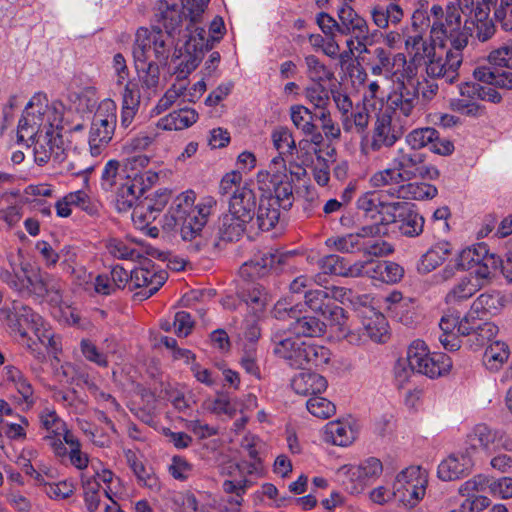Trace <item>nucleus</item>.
Returning a JSON list of instances; mask_svg holds the SVG:
<instances>
[{"instance_id":"42","label":"nucleus","mask_w":512,"mask_h":512,"mask_svg":"<svg viewBox=\"0 0 512 512\" xmlns=\"http://www.w3.org/2000/svg\"><path fill=\"white\" fill-rule=\"evenodd\" d=\"M509 355L510 350L505 342L494 341L486 348L483 355V363L488 370L496 372L502 368Z\"/></svg>"},{"instance_id":"62","label":"nucleus","mask_w":512,"mask_h":512,"mask_svg":"<svg viewBox=\"0 0 512 512\" xmlns=\"http://www.w3.org/2000/svg\"><path fill=\"white\" fill-rule=\"evenodd\" d=\"M501 298L498 295L481 294L472 305V309L476 312H483L488 316H495L500 307Z\"/></svg>"},{"instance_id":"28","label":"nucleus","mask_w":512,"mask_h":512,"mask_svg":"<svg viewBox=\"0 0 512 512\" xmlns=\"http://www.w3.org/2000/svg\"><path fill=\"white\" fill-rule=\"evenodd\" d=\"M364 275L373 280L387 284H393L400 281L404 275L402 266L391 261L371 260L365 261Z\"/></svg>"},{"instance_id":"59","label":"nucleus","mask_w":512,"mask_h":512,"mask_svg":"<svg viewBox=\"0 0 512 512\" xmlns=\"http://www.w3.org/2000/svg\"><path fill=\"white\" fill-rule=\"evenodd\" d=\"M401 182H403L401 174L397 171V169H395V167L392 164L390 167L375 172L370 177L369 180L370 185L374 188H380L392 184H399Z\"/></svg>"},{"instance_id":"26","label":"nucleus","mask_w":512,"mask_h":512,"mask_svg":"<svg viewBox=\"0 0 512 512\" xmlns=\"http://www.w3.org/2000/svg\"><path fill=\"white\" fill-rule=\"evenodd\" d=\"M491 277L484 276L480 271L474 274H468L457 282L446 296L447 304L455 303L472 297L476 292L482 289Z\"/></svg>"},{"instance_id":"4","label":"nucleus","mask_w":512,"mask_h":512,"mask_svg":"<svg viewBox=\"0 0 512 512\" xmlns=\"http://www.w3.org/2000/svg\"><path fill=\"white\" fill-rule=\"evenodd\" d=\"M258 229L269 231L278 223L279 208L290 205L292 182L288 175L285 160L274 157L265 172L258 173Z\"/></svg>"},{"instance_id":"29","label":"nucleus","mask_w":512,"mask_h":512,"mask_svg":"<svg viewBox=\"0 0 512 512\" xmlns=\"http://www.w3.org/2000/svg\"><path fill=\"white\" fill-rule=\"evenodd\" d=\"M145 192V187L138 180L136 174L133 178H128L121 184L116 191L115 205L119 212H127L141 201Z\"/></svg>"},{"instance_id":"2","label":"nucleus","mask_w":512,"mask_h":512,"mask_svg":"<svg viewBox=\"0 0 512 512\" xmlns=\"http://www.w3.org/2000/svg\"><path fill=\"white\" fill-rule=\"evenodd\" d=\"M327 329L325 322H290L277 342L274 352L291 367H322L331 359L328 348L301 341V337H320Z\"/></svg>"},{"instance_id":"14","label":"nucleus","mask_w":512,"mask_h":512,"mask_svg":"<svg viewBox=\"0 0 512 512\" xmlns=\"http://www.w3.org/2000/svg\"><path fill=\"white\" fill-rule=\"evenodd\" d=\"M306 303L309 308L326 320H340L344 317V310L335 304V301L354 304V295L350 289L344 287H332L328 291L311 290L305 293ZM370 301L368 295L358 296L355 305H366Z\"/></svg>"},{"instance_id":"7","label":"nucleus","mask_w":512,"mask_h":512,"mask_svg":"<svg viewBox=\"0 0 512 512\" xmlns=\"http://www.w3.org/2000/svg\"><path fill=\"white\" fill-rule=\"evenodd\" d=\"M0 280L21 295L45 297L58 295L62 289L61 281L39 266L22 263L19 270L0 269Z\"/></svg>"},{"instance_id":"39","label":"nucleus","mask_w":512,"mask_h":512,"mask_svg":"<svg viewBox=\"0 0 512 512\" xmlns=\"http://www.w3.org/2000/svg\"><path fill=\"white\" fill-rule=\"evenodd\" d=\"M423 163L422 155L419 153L406 152L398 149L392 160V165L401 174L403 181L412 179L417 175L419 165Z\"/></svg>"},{"instance_id":"51","label":"nucleus","mask_w":512,"mask_h":512,"mask_svg":"<svg viewBox=\"0 0 512 512\" xmlns=\"http://www.w3.org/2000/svg\"><path fill=\"white\" fill-rule=\"evenodd\" d=\"M33 325L35 335L42 344H46L49 352L53 355V358L59 361L58 355L62 352V344L60 336L49 333L44 328V322H31Z\"/></svg>"},{"instance_id":"25","label":"nucleus","mask_w":512,"mask_h":512,"mask_svg":"<svg viewBox=\"0 0 512 512\" xmlns=\"http://www.w3.org/2000/svg\"><path fill=\"white\" fill-rule=\"evenodd\" d=\"M293 392L303 397H313L325 392L328 387L327 379L313 371L296 373L290 380Z\"/></svg>"},{"instance_id":"33","label":"nucleus","mask_w":512,"mask_h":512,"mask_svg":"<svg viewBox=\"0 0 512 512\" xmlns=\"http://www.w3.org/2000/svg\"><path fill=\"white\" fill-rule=\"evenodd\" d=\"M402 208L397 211L396 220L392 223H398L400 232L408 237H415L422 233L424 227V218L412 210L410 205L401 202Z\"/></svg>"},{"instance_id":"1","label":"nucleus","mask_w":512,"mask_h":512,"mask_svg":"<svg viewBox=\"0 0 512 512\" xmlns=\"http://www.w3.org/2000/svg\"><path fill=\"white\" fill-rule=\"evenodd\" d=\"M64 111L62 102L51 101L41 92L35 93L24 108L18 122L17 138L26 145H34V160L39 165L52 158L59 162L65 159Z\"/></svg>"},{"instance_id":"35","label":"nucleus","mask_w":512,"mask_h":512,"mask_svg":"<svg viewBox=\"0 0 512 512\" xmlns=\"http://www.w3.org/2000/svg\"><path fill=\"white\" fill-rule=\"evenodd\" d=\"M256 265L253 261L245 262L239 270L237 293L247 305L256 302Z\"/></svg>"},{"instance_id":"56","label":"nucleus","mask_w":512,"mask_h":512,"mask_svg":"<svg viewBox=\"0 0 512 512\" xmlns=\"http://www.w3.org/2000/svg\"><path fill=\"white\" fill-rule=\"evenodd\" d=\"M69 435L74 434L70 430H68L67 427H63V431L51 429L50 431H46L44 440L47 443V445L51 447L56 456L63 457L67 454L65 444H67V439Z\"/></svg>"},{"instance_id":"58","label":"nucleus","mask_w":512,"mask_h":512,"mask_svg":"<svg viewBox=\"0 0 512 512\" xmlns=\"http://www.w3.org/2000/svg\"><path fill=\"white\" fill-rule=\"evenodd\" d=\"M391 62H393V56L389 50L383 47L375 48L373 51V59L370 63L371 73L373 75H383L386 77L391 69Z\"/></svg>"},{"instance_id":"27","label":"nucleus","mask_w":512,"mask_h":512,"mask_svg":"<svg viewBox=\"0 0 512 512\" xmlns=\"http://www.w3.org/2000/svg\"><path fill=\"white\" fill-rule=\"evenodd\" d=\"M141 103L140 89L137 83L127 81L121 92L120 125L127 129L133 123Z\"/></svg>"},{"instance_id":"61","label":"nucleus","mask_w":512,"mask_h":512,"mask_svg":"<svg viewBox=\"0 0 512 512\" xmlns=\"http://www.w3.org/2000/svg\"><path fill=\"white\" fill-rule=\"evenodd\" d=\"M67 445L70 448L69 459L71 464L78 470H85L89 466V457L81 451V444L75 435H69Z\"/></svg>"},{"instance_id":"17","label":"nucleus","mask_w":512,"mask_h":512,"mask_svg":"<svg viewBox=\"0 0 512 512\" xmlns=\"http://www.w3.org/2000/svg\"><path fill=\"white\" fill-rule=\"evenodd\" d=\"M407 361L411 370L429 378L448 374L452 368L451 358L444 353H430L422 340L413 341L408 347Z\"/></svg>"},{"instance_id":"32","label":"nucleus","mask_w":512,"mask_h":512,"mask_svg":"<svg viewBox=\"0 0 512 512\" xmlns=\"http://www.w3.org/2000/svg\"><path fill=\"white\" fill-rule=\"evenodd\" d=\"M198 120V113L193 108L174 110L157 121V127L162 131H178L189 128Z\"/></svg>"},{"instance_id":"57","label":"nucleus","mask_w":512,"mask_h":512,"mask_svg":"<svg viewBox=\"0 0 512 512\" xmlns=\"http://www.w3.org/2000/svg\"><path fill=\"white\" fill-rule=\"evenodd\" d=\"M306 407L313 416L321 419L330 418L336 411V407L331 401L318 395L310 397Z\"/></svg>"},{"instance_id":"20","label":"nucleus","mask_w":512,"mask_h":512,"mask_svg":"<svg viewBox=\"0 0 512 512\" xmlns=\"http://www.w3.org/2000/svg\"><path fill=\"white\" fill-rule=\"evenodd\" d=\"M497 0H481L477 4L474 0H457V4L463 14H468V22L475 27L479 40L486 41L494 34V25L489 18L490 9Z\"/></svg>"},{"instance_id":"16","label":"nucleus","mask_w":512,"mask_h":512,"mask_svg":"<svg viewBox=\"0 0 512 512\" xmlns=\"http://www.w3.org/2000/svg\"><path fill=\"white\" fill-rule=\"evenodd\" d=\"M210 0H181L182 10L174 3L182 17L181 26L178 28L179 38H183L186 42L194 41L195 49H203L209 47L206 30L203 26L204 14L208 8Z\"/></svg>"},{"instance_id":"15","label":"nucleus","mask_w":512,"mask_h":512,"mask_svg":"<svg viewBox=\"0 0 512 512\" xmlns=\"http://www.w3.org/2000/svg\"><path fill=\"white\" fill-rule=\"evenodd\" d=\"M357 207L364 216L374 223L362 227L364 236H380L387 233V224L396 220L397 211L402 208L401 202L385 203L375 192H367L359 197Z\"/></svg>"},{"instance_id":"30","label":"nucleus","mask_w":512,"mask_h":512,"mask_svg":"<svg viewBox=\"0 0 512 512\" xmlns=\"http://www.w3.org/2000/svg\"><path fill=\"white\" fill-rule=\"evenodd\" d=\"M108 253L120 260L139 261L147 254L142 242L133 239L112 238L106 244Z\"/></svg>"},{"instance_id":"43","label":"nucleus","mask_w":512,"mask_h":512,"mask_svg":"<svg viewBox=\"0 0 512 512\" xmlns=\"http://www.w3.org/2000/svg\"><path fill=\"white\" fill-rule=\"evenodd\" d=\"M325 441L337 446H348L354 441L351 426L340 421L329 422L325 426Z\"/></svg>"},{"instance_id":"44","label":"nucleus","mask_w":512,"mask_h":512,"mask_svg":"<svg viewBox=\"0 0 512 512\" xmlns=\"http://www.w3.org/2000/svg\"><path fill=\"white\" fill-rule=\"evenodd\" d=\"M417 103L418 98L416 94L401 92L390 98L388 106L384 111H389L391 115L394 113L406 118H413Z\"/></svg>"},{"instance_id":"24","label":"nucleus","mask_w":512,"mask_h":512,"mask_svg":"<svg viewBox=\"0 0 512 512\" xmlns=\"http://www.w3.org/2000/svg\"><path fill=\"white\" fill-rule=\"evenodd\" d=\"M474 466V458L465 450L449 455L438 466V477L452 481L467 475Z\"/></svg>"},{"instance_id":"11","label":"nucleus","mask_w":512,"mask_h":512,"mask_svg":"<svg viewBox=\"0 0 512 512\" xmlns=\"http://www.w3.org/2000/svg\"><path fill=\"white\" fill-rule=\"evenodd\" d=\"M91 468L93 474L82 473L81 483L86 508L89 512H94L98 509L101 501L100 482L104 484L105 496L114 504L122 492V485L120 479L111 470L104 468L100 461H92Z\"/></svg>"},{"instance_id":"55","label":"nucleus","mask_w":512,"mask_h":512,"mask_svg":"<svg viewBox=\"0 0 512 512\" xmlns=\"http://www.w3.org/2000/svg\"><path fill=\"white\" fill-rule=\"evenodd\" d=\"M306 306L309 307L306 302L305 304H297L295 306H291L286 301H279L275 306V317L278 320H285L287 318L294 320L314 319L315 317L304 314L303 309Z\"/></svg>"},{"instance_id":"23","label":"nucleus","mask_w":512,"mask_h":512,"mask_svg":"<svg viewBox=\"0 0 512 512\" xmlns=\"http://www.w3.org/2000/svg\"><path fill=\"white\" fill-rule=\"evenodd\" d=\"M502 438L503 432L480 423L475 425L467 434L464 449L474 458L479 448L490 451L495 448L496 442H500Z\"/></svg>"},{"instance_id":"63","label":"nucleus","mask_w":512,"mask_h":512,"mask_svg":"<svg viewBox=\"0 0 512 512\" xmlns=\"http://www.w3.org/2000/svg\"><path fill=\"white\" fill-rule=\"evenodd\" d=\"M490 64L512 69V41L506 42L488 55Z\"/></svg>"},{"instance_id":"54","label":"nucleus","mask_w":512,"mask_h":512,"mask_svg":"<svg viewBox=\"0 0 512 512\" xmlns=\"http://www.w3.org/2000/svg\"><path fill=\"white\" fill-rule=\"evenodd\" d=\"M306 101L313 106V108H324L329 106L330 95L328 90L322 83H312L305 87L303 90Z\"/></svg>"},{"instance_id":"18","label":"nucleus","mask_w":512,"mask_h":512,"mask_svg":"<svg viewBox=\"0 0 512 512\" xmlns=\"http://www.w3.org/2000/svg\"><path fill=\"white\" fill-rule=\"evenodd\" d=\"M427 475L419 466H410L397 474L393 483L394 499L414 507L426 491Z\"/></svg>"},{"instance_id":"60","label":"nucleus","mask_w":512,"mask_h":512,"mask_svg":"<svg viewBox=\"0 0 512 512\" xmlns=\"http://www.w3.org/2000/svg\"><path fill=\"white\" fill-rule=\"evenodd\" d=\"M160 130L161 129L157 127V123L154 126H149L145 131L131 139L130 142L125 145V148L130 150H145L156 141Z\"/></svg>"},{"instance_id":"3","label":"nucleus","mask_w":512,"mask_h":512,"mask_svg":"<svg viewBox=\"0 0 512 512\" xmlns=\"http://www.w3.org/2000/svg\"><path fill=\"white\" fill-rule=\"evenodd\" d=\"M156 16L165 31L158 27L138 28L132 47L134 60L146 59L166 63L175 41L182 39L178 36L182 17L174 5H169L167 0H160L157 4Z\"/></svg>"},{"instance_id":"52","label":"nucleus","mask_w":512,"mask_h":512,"mask_svg":"<svg viewBox=\"0 0 512 512\" xmlns=\"http://www.w3.org/2000/svg\"><path fill=\"white\" fill-rule=\"evenodd\" d=\"M436 136L437 131L434 128H417L408 133L405 141L411 149L418 150L424 147H430V144L436 139Z\"/></svg>"},{"instance_id":"22","label":"nucleus","mask_w":512,"mask_h":512,"mask_svg":"<svg viewBox=\"0 0 512 512\" xmlns=\"http://www.w3.org/2000/svg\"><path fill=\"white\" fill-rule=\"evenodd\" d=\"M167 277L166 271L147 260L143 266L134 268L130 272V284L135 288H142L140 292L142 296L149 298L164 285Z\"/></svg>"},{"instance_id":"50","label":"nucleus","mask_w":512,"mask_h":512,"mask_svg":"<svg viewBox=\"0 0 512 512\" xmlns=\"http://www.w3.org/2000/svg\"><path fill=\"white\" fill-rule=\"evenodd\" d=\"M313 117V113L304 105L296 104L290 107L291 121L302 133H311L315 129Z\"/></svg>"},{"instance_id":"34","label":"nucleus","mask_w":512,"mask_h":512,"mask_svg":"<svg viewBox=\"0 0 512 512\" xmlns=\"http://www.w3.org/2000/svg\"><path fill=\"white\" fill-rule=\"evenodd\" d=\"M202 293L197 290L186 293L180 300V309L175 312L174 320H197L205 317L206 307L200 301Z\"/></svg>"},{"instance_id":"48","label":"nucleus","mask_w":512,"mask_h":512,"mask_svg":"<svg viewBox=\"0 0 512 512\" xmlns=\"http://www.w3.org/2000/svg\"><path fill=\"white\" fill-rule=\"evenodd\" d=\"M274 148L279 152V156L283 159V155H291L296 150V143L292 132L287 127H277L271 134Z\"/></svg>"},{"instance_id":"5","label":"nucleus","mask_w":512,"mask_h":512,"mask_svg":"<svg viewBox=\"0 0 512 512\" xmlns=\"http://www.w3.org/2000/svg\"><path fill=\"white\" fill-rule=\"evenodd\" d=\"M405 48L414 63L425 64L429 77L443 78L448 83L457 79L463 60L462 49L452 47L444 53V46L433 44L418 33L406 38Z\"/></svg>"},{"instance_id":"49","label":"nucleus","mask_w":512,"mask_h":512,"mask_svg":"<svg viewBox=\"0 0 512 512\" xmlns=\"http://www.w3.org/2000/svg\"><path fill=\"white\" fill-rule=\"evenodd\" d=\"M114 130L105 129L91 124L89 132V147L92 156H99L106 148L108 143L112 140Z\"/></svg>"},{"instance_id":"41","label":"nucleus","mask_w":512,"mask_h":512,"mask_svg":"<svg viewBox=\"0 0 512 512\" xmlns=\"http://www.w3.org/2000/svg\"><path fill=\"white\" fill-rule=\"evenodd\" d=\"M396 195L407 200H428L437 195V188L425 182L407 183L397 188Z\"/></svg>"},{"instance_id":"31","label":"nucleus","mask_w":512,"mask_h":512,"mask_svg":"<svg viewBox=\"0 0 512 512\" xmlns=\"http://www.w3.org/2000/svg\"><path fill=\"white\" fill-rule=\"evenodd\" d=\"M452 245L446 240L435 242L420 258L417 264L419 273L426 274L432 272L442 265L452 254Z\"/></svg>"},{"instance_id":"37","label":"nucleus","mask_w":512,"mask_h":512,"mask_svg":"<svg viewBox=\"0 0 512 512\" xmlns=\"http://www.w3.org/2000/svg\"><path fill=\"white\" fill-rule=\"evenodd\" d=\"M416 65L419 64L412 60L408 63L404 54H395L393 55V62H391V69L385 78L404 86L406 82H410L416 76Z\"/></svg>"},{"instance_id":"12","label":"nucleus","mask_w":512,"mask_h":512,"mask_svg":"<svg viewBox=\"0 0 512 512\" xmlns=\"http://www.w3.org/2000/svg\"><path fill=\"white\" fill-rule=\"evenodd\" d=\"M498 266L499 257L490 253L486 244L477 243L460 250L452 263L443 268L442 277L447 280L453 277L456 271H470V274L474 275L480 271L484 276L491 277Z\"/></svg>"},{"instance_id":"40","label":"nucleus","mask_w":512,"mask_h":512,"mask_svg":"<svg viewBox=\"0 0 512 512\" xmlns=\"http://www.w3.org/2000/svg\"><path fill=\"white\" fill-rule=\"evenodd\" d=\"M179 42H183L186 46V53L181 55L180 62L177 65L175 74L178 80H184L187 75L194 71L201 62V54L205 49H195L194 41L186 42L181 39Z\"/></svg>"},{"instance_id":"64","label":"nucleus","mask_w":512,"mask_h":512,"mask_svg":"<svg viewBox=\"0 0 512 512\" xmlns=\"http://www.w3.org/2000/svg\"><path fill=\"white\" fill-rule=\"evenodd\" d=\"M120 163L117 160H109L102 171L101 188L104 191H113L118 184Z\"/></svg>"},{"instance_id":"9","label":"nucleus","mask_w":512,"mask_h":512,"mask_svg":"<svg viewBox=\"0 0 512 512\" xmlns=\"http://www.w3.org/2000/svg\"><path fill=\"white\" fill-rule=\"evenodd\" d=\"M251 184L247 183L233 192L230 199V213L225 214L219 224V238L223 241H236L246 230L256 210V197Z\"/></svg>"},{"instance_id":"13","label":"nucleus","mask_w":512,"mask_h":512,"mask_svg":"<svg viewBox=\"0 0 512 512\" xmlns=\"http://www.w3.org/2000/svg\"><path fill=\"white\" fill-rule=\"evenodd\" d=\"M474 78L479 83L467 82L459 87L461 97L473 100H485L492 103H498L501 95L495 90V87L512 89V72H495L490 67L480 66L473 72Z\"/></svg>"},{"instance_id":"19","label":"nucleus","mask_w":512,"mask_h":512,"mask_svg":"<svg viewBox=\"0 0 512 512\" xmlns=\"http://www.w3.org/2000/svg\"><path fill=\"white\" fill-rule=\"evenodd\" d=\"M382 472V462L375 457H369L357 466H341L337 470V475L350 493L358 494L375 481Z\"/></svg>"},{"instance_id":"47","label":"nucleus","mask_w":512,"mask_h":512,"mask_svg":"<svg viewBox=\"0 0 512 512\" xmlns=\"http://www.w3.org/2000/svg\"><path fill=\"white\" fill-rule=\"evenodd\" d=\"M305 65L307 77L313 83H324L334 76L333 71L314 55L305 57Z\"/></svg>"},{"instance_id":"10","label":"nucleus","mask_w":512,"mask_h":512,"mask_svg":"<svg viewBox=\"0 0 512 512\" xmlns=\"http://www.w3.org/2000/svg\"><path fill=\"white\" fill-rule=\"evenodd\" d=\"M439 327L442 331L439 341L449 351L461 347L462 337H468L471 347L478 349L498 333L494 322H439Z\"/></svg>"},{"instance_id":"46","label":"nucleus","mask_w":512,"mask_h":512,"mask_svg":"<svg viewBox=\"0 0 512 512\" xmlns=\"http://www.w3.org/2000/svg\"><path fill=\"white\" fill-rule=\"evenodd\" d=\"M366 105L367 104H363L362 106L357 105L350 114L348 113L342 117L344 131L363 133L366 130L370 119Z\"/></svg>"},{"instance_id":"6","label":"nucleus","mask_w":512,"mask_h":512,"mask_svg":"<svg viewBox=\"0 0 512 512\" xmlns=\"http://www.w3.org/2000/svg\"><path fill=\"white\" fill-rule=\"evenodd\" d=\"M215 206L216 200L211 196L203 197L196 203L195 192L184 191L175 197L169 210L174 223L167 222L165 225L178 226L181 238L192 241L200 236Z\"/></svg>"},{"instance_id":"38","label":"nucleus","mask_w":512,"mask_h":512,"mask_svg":"<svg viewBox=\"0 0 512 512\" xmlns=\"http://www.w3.org/2000/svg\"><path fill=\"white\" fill-rule=\"evenodd\" d=\"M338 18L341 22V28L345 30L344 34L352 33L356 38H367L369 26L367 21L361 17L353 8L338 9Z\"/></svg>"},{"instance_id":"36","label":"nucleus","mask_w":512,"mask_h":512,"mask_svg":"<svg viewBox=\"0 0 512 512\" xmlns=\"http://www.w3.org/2000/svg\"><path fill=\"white\" fill-rule=\"evenodd\" d=\"M134 64L142 87L146 90L156 92L160 83V66L166 63L143 59L134 60Z\"/></svg>"},{"instance_id":"45","label":"nucleus","mask_w":512,"mask_h":512,"mask_svg":"<svg viewBox=\"0 0 512 512\" xmlns=\"http://www.w3.org/2000/svg\"><path fill=\"white\" fill-rule=\"evenodd\" d=\"M117 105L112 99H104L98 105L92 123L98 127L115 131L117 122Z\"/></svg>"},{"instance_id":"8","label":"nucleus","mask_w":512,"mask_h":512,"mask_svg":"<svg viewBox=\"0 0 512 512\" xmlns=\"http://www.w3.org/2000/svg\"><path fill=\"white\" fill-rule=\"evenodd\" d=\"M460 8L454 4H449L446 11L439 5L431 7V14L434 16V21L430 31V40L433 44L445 46L447 42L451 44L454 49H463L468 43V36L475 27L468 22L466 18L465 24H462ZM468 14H464L468 17Z\"/></svg>"},{"instance_id":"21","label":"nucleus","mask_w":512,"mask_h":512,"mask_svg":"<svg viewBox=\"0 0 512 512\" xmlns=\"http://www.w3.org/2000/svg\"><path fill=\"white\" fill-rule=\"evenodd\" d=\"M401 134L402 132L393 125L391 113L382 111L374 123L370 142L362 144L361 150L367 154L369 150L377 152L383 148H390L400 139Z\"/></svg>"},{"instance_id":"53","label":"nucleus","mask_w":512,"mask_h":512,"mask_svg":"<svg viewBox=\"0 0 512 512\" xmlns=\"http://www.w3.org/2000/svg\"><path fill=\"white\" fill-rule=\"evenodd\" d=\"M365 237L362 235V228L357 234H347L341 237L328 238L325 242L326 246L341 253H352L360 246V238Z\"/></svg>"}]
</instances>
